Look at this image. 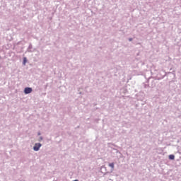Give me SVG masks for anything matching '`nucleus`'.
Instances as JSON below:
<instances>
[{
  "mask_svg": "<svg viewBox=\"0 0 181 181\" xmlns=\"http://www.w3.org/2000/svg\"><path fill=\"white\" fill-rule=\"evenodd\" d=\"M40 146H42V144L40 143L35 144L33 147L34 151H39V149H40Z\"/></svg>",
  "mask_w": 181,
  "mask_h": 181,
  "instance_id": "1",
  "label": "nucleus"
},
{
  "mask_svg": "<svg viewBox=\"0 0 181 181\" xmlns=\"http://www.w3.org/2000/svg\"><path fill=\"white\" fill-rule=\"evenodd\" d=\"M32 91H33L32 88H25L24 90L25 94H30Z\"/></svg>",
  "mask_w": 181,
  "mask_h": 181,
  "instance_id": "2",
  "label": "nucleus"
},
{
  "mask_svg": "<svg viewBox=\"0 0 181 181\" xmlns=\"http://www.w3.org/2000/svg\"><path fill=\"white\" fill-rule=\"evenodd\" d=\"M109 166H110V168H112V170H114V168H115V166H114V163H110V164H109Z\"/></svg>",
  "mask_w": 181,
  "mask_h": 181,
  "instance_id": "3",
  "label": "nucleus"
},
{
  "mask_svg": "<svg viewBox=\"0 0 181 181\" xmlns=\"http://www.w3.org/2000/svg\"><path fill=\"white\" fill-rule=\"evenodd\" d=\"M169 159H170L171 160H173V159H175V156L174 155H170L169 156Z\"/></svg>",
  "mask_w": 181,
  "mask_h": 181,
  "instance_id": "4",
  "label": "nucleus"
},
{
  "mask_svg": "<svg viewBox=\"0 0 181 181\" xmlns=\"http://www.w3.org/2000/svg\"><path fill=\"white\" fill-rule=\"evenodd\" d=\"M130 42H132V38L129 39Z\"/></svg>",
  "mask_w": 181,
  "mask_h": 181,
  "instance_id": "5",
  "label": "nucleus"
}]
</instances>
